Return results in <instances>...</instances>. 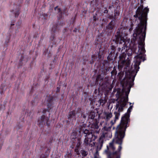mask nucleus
<instances>
[{"instance_id":"nucleus-31","label":"nucleus","mask_w":158,"mask_h":158,"mask_svg":"<svg viewBox=\"0 0 158 158\" xmlns=\"http://www.w3.org/2000/svg\"><path fill=\"white\" fill-rule=\"evenodd\" d=\"M58 10H59V12H60V9H58Z\"/></svg>"},{"instance_id":"nucleus-1","label":"nucleus","mask_w":158,"mask_h":158,"mask_svg":"<svg viewBox=\"0 0 158 158\" xmlns=\"http://www.w3.org/2000/svg\"><path fill=\"white\" fill-rule=\"evenodd\" d=\"M143 6L138 8L136 12V15H134L135 18H138L139 23L134 30L133 34V40L130 42V39H122L124 44L127 41L129 44V46L125 45L122 48L121 53L119 56L120 59L123 60L122 62L123 65H125L127 67L130 64L129 60H124L127 54L128 56H131L132 52L138 54L134 57V64L132 67V70L129 72V75L126 73V79L123 80L121 82L123 87L122 90L120 89H118L116 94V97H128L131 88L134 85L135 78L137 73L139 70L141 60L144 61L145 58V50L144 49V42L146 36L145 30L146 28L147 17L149 11V9L147 7L143 9Z\"/></svg>"},{"instance_id":"nucleus-11","label":"nucleus","mask_w":158,"mask_h":158,"mask_svg":"<svg viewBox=\"0 0 158 158\" xmlns=\"http://www.w3.org/2000/svg\"><path fill=\"white\" fill-rule=\"evenodd\" d=\"M104 114L105 115L104 118L107 121L109 120L112 116V114L110 112H105Z\"/></svg>"},{"instance_id":"nucleus-5","label":"nucleus","mask_w":158,"mask_h":158,"mask_svg":"<svg viewBox=\"0 0 158 158\" xmlns=\"http://www.w3.org/2000/svg\"><path fill=\"white\" fill-rule=\"evenodd\" d=\"M133 107L132 105L130 106L128 109L127 113L121 117L120 123L117 127L124 131H126V129L129 126V123L130 122V113Z\"/></svg>"},{"instance_id":"nucleus-27","label":"nucleus","mask_w":158,"mask_h":158,"mask_svg":"<svg viewBox=\"0 0 158 158\" xmlns=\"http://www.w3.org/2000/svg\"><path fill=\"white\" fill-rule=\"evenodd\" d=\"M9 38H8V39L6 41V42L7 43L9 42Z\"/></svg>"},{"instance_id":"nucleus-15","label":"nucleus","mask_w":158,"mask_h":158,"mask_svg":"<svg viewBox=\"0 0 158 158\" xmlns=\"http://www.w3.org/2000/svg\"><path fill=\"white\" fill-rule=\"evenodd\" d=\"M77 136V134L76 133L74 132H73L72 134V136H73L72 139H74V140H73V143H74V142H75V139L76 138H78L79 137H81H81L80 136L78 137H76Z\"/></svg>"},{"instance_id":"nucleus-3","label":"nucleus","mask_w":158,"mask_h":158,"mask_svg":"<svg viewBox=\"0 0 158 158\" xmlns=\"http://www.w3.org/2000/svg\"><path fill=\"white\" fill-rule=\"evenodd\" d=\"M98 123L99 119L95 118L91 123V130L87 129L86 124H83L79 126V132L85 137L84 143L85 145L90 144L97 138V134H99L100 130L98 129Z\"/></svg>"},{"instance_id":"nucleus-12","label":"nucleus","mask_w":158,"mask_h":158,"mask_svg":"<svg viewBox=\"0 0 158 158\" xmlns=\"http://www.w3.org/2000/svg\"><path fill=\"white\" fill-rule=\"evenodd\" d=\"M96 113L94 111H91V112L89 115H88V118L89 119H91L92 120L95 119L94 118L95 116Z\"/></svg>"},{"instance_id":"nucleus-26","label":"nucleus","mask_w":158,"mask_h":158,"mask_svg":"<svg viewBox=\"0 0 158 158\" xmlns=\"http://www.w3.org/2000/svg\"><path fill=\"white\" fill-rule=\"evenodd\" d=\"M40 158H46V157H45L44 156H41Z\"/></svg>"},{"instance_id":"nucleus-8","label":"nucleus","mask_w":158,"mask_h":158,"mask_svg":"<svg viewBox=\"0 0 158 158\" xmlns=\"http://www.w3.org/2000/svg\"><path fill=\"white\" fill-rule=\"evenodd\" d=\"M75 144H76V147L74 151L76 154L78 156L80 155L79 152V147L82 143L81 141V138H76L75 139V142L74 143Z\"/></svg>"},{"instance_id":"nucleus-10","label":"nucleus","mask_w":158,"mask_h":158,"mask_svg":"<svg viewBox=\"0 0 158 158\" xmlns=\"http://www.w3.org/2000/svg\"><path fill=\"white\" fill-rule=\"evenodd\" d=\"M120 112H119L118 110V111H115L114 112V114L115 115V118L114 121H111L110 123L111 125H113L115 123L116 121L118 119L119 116L120 115Z\"/></svg>"},{"instance_id":"nucleus-14","label":"nucleus","mask_w":158,"mask_h":158,"mask_svg":"<svg viewBox=\"0 0 158 158\" xmlns=\"http://www.w3.org/2000/svg\"><path fill=\"white\" fill-rule=\"evenodd\" d=\"M6 89V87L5 86L3 87L2 86H1L0 88V93L1 94H3L4 93V91Z\"/></svg>"},{"instance_id":"nucleus-21","label":"nucleus","mask_w":158,"mask_h":158,"mask_svg":"<svg viewBox=\"0 0 158 158\" xmlns=\"http://www.w3.org/2000/svg\"><path fill=\"white\" fill-rule=\"evenodd\" d=\"M22 127V126L20 125V124H18L16 127V128L17 129H19L21 128Z\"/></svg>"},{"instance_id":"nucleus-25","label":"nucleus","mask_w":158,"mask_h":158,"mask_svg":"<svg viewBox=\"0 0 158 158\" xmlns=\"http://www.w3.org/2000/svg\"><path fill=\"white\" fill-rule=\"evenodd\" d=\"M21 22H19V23H18V25H19V26H17V28L18 29H19V28H20L19 26H20V25H21Z\"/></svg>"},{"instance_id":"nucleus-2","label":"nucleus","mask_w":158,"mask_h":158,"mask_svg":"<svg viewBox=\"0 0 158 158\" xmlns=\"http://www.w3.org/2000/svg\"><path fill=\"white\" fill-rule=\"evenodd\" d=\"M125 131L116 127L114 139L107 145L105 152L108 158H120L121 155L122 145L125 135Z\"/></svg>"},{"instance_id":"nucleus-4","label":"nucleus","mask_w":158,"mask_h":158,"mask_svg":"<svg viewBox=\"0 0 158 158\" xmlns=\"http://www.w3.org/2000/svg\"><path fill=\"white\" fill-rule=\"evenodd\" d=\"M53 99H45L44 105L46 106L48 108L47 109H44L43 110V114L38 120V124L40 126H43L46 124V125L49 127L50 125L49 119L50 118V112L52 109H53L54 107L53 103Z\"/></svg>"},{"instance_id":"nucleus-28","label":"nucleus","mask_w":158,"mask_h":158,"mask_svg":"<svg viewBox=\"0 0 158 158\" xmlns=\"http://www.w3.org/2000/svg\"><path fill=\"white\" fill-rule=\"evenodd\" d=\"M57 6L56 7H55V8H54L55 10H56V9H57Z\"/></svg>"},{"instance_id":"nucleus-19","label":"nucleus","mask_w":158,"mask_h":158,"mask_svg":"<svg viewBox=\"0 0 158 158\" xmlns=\"http://www.w3.org/2000/svg\"><path fill=\"white\" fill-rule=\"evenodd\" d=\"M72 156V154L70 152H68L65 158H70Z\"/></svg>"},{"instance_id":"nucleus-20","label":"nucleus","mask_w":158,"mask_h":158,"mask_svg":"<svg viewBox=\"0 0 158 158\" xmlns=\"http://www.w3.org/2000/svg\"><path fill=\"white\" fill-rule=\"evenodd\" d=\"M115 81L113 80L112 84L110 85V86L109 87V89L110 90H111L112 88L113 87L114 85V83H115Z\"/></svg>"},{"instance_id":"nucleus-9","label":"nucleus","mask_w":158,"mask_h":158,"mask_svg":"<svg viewBox=\"0 0 158 158\" xmlns=\"http://www.w3.org/2000/svg\"><path fill=\"white\" fill-rule=\"evenodd\" d=\"M105 137V135L103 134L100 137L97 146V150H100L102 148L104 142V139Z\"/></svg>"},{"instance_id":"nucleus-29","label":"nucleus","mask_w":158,"mask_h":158,"mask_svg":"<svg viewBox=\"0 0 158 158\" xmlns=\"http://www.w3.org/2000/svg\"><path fill=\"white\" fill-rule=\"evenodd\" d=\"M121 49L120 48H118V51H120V50Z\"/></svg>"},{"instance_id":"nucleus-30","label":"nucleus","mask_w":158,"mask_h":158,"mask_svg":"<svg viewBox=\"0 0 158 158\" xmlns=\"http://www.w3.org/2000/svg\"><path fill=\"white\" fill-rule=\"evenodd\" d=\"M89 100H90L91 101H93L94 100V99H89Z\"/></svg>"},{"instance_id":"nucleus-22","label":"nucleus","mask_w":158,"mask_h":158,"mask_svg":"<svg viewBox=\"0 0 158 158\" xmlns=\"http://www.w3.org/2000/svg\"><path fill=\"white\" fill-rule=\"evenodd\" d=\"M60 87H57V89H56V92H59L60 91Z\"/></svg>"},{"instance_id":"nucleus-16","label":"nucleus","mask_w":158,"mask_h":158,"mask_svg":"<svg viewBox=\"0 0 158 158\" xmlns=\"http://www.w3.org/2000/svg\"><path fill=\"white\" fill-rule=\"evenodd\" d=\"M82 156H86L88 154L87 152L84 150H81L80 152Z\"/></svg>"},{"instance_id":"nucleus-33","label":"nucleus","mask_w":158,"mask_h":158,"mask_svg":"<svg viewBox=\"0 0 158 158\" xmlns=\"http://www.w3.org/2000/svg\"><path fill=\"white\" fill-rule=\"evenodd\" d=\"M40 112V111H38V113H39Z\"/></svg>"},{"instance_id":"nucleus-17","label":"nucleus","mask_w":158,"mask_h":158,"mask_svg":"<svg viewBox=\"0 0 158 158\" xmlns=\"http://www.w3.org/2000/svg\"><path fill=\"white\" fill-rule=\"evenodd\" d=\"M13 13L15 14V17H17L19 15V10L17 9V10H13Z\"/></svg>"},{"instance_id":"nucleus-6","label":"nucleus","mask_w":158,"mask_h":158,"mask_svg":"<svg viewBox=\"0 0 158 158\" xmlns=\"http://www.w3.org/2000/svg\"><path fill=\"white\" fill-rule=\"evenodd\" d=\"M81 109L78 108L72 111H70L68 116V121L72 122L76 121V118L79 117L81 114Z\"/></svg>"},{"instance_id":"nucleus-7","label":"nucleus","mask_w":158,"mask_h":158,"mask_svg":"<svg viewBox=\"0 0 158 158\" xmlns=\"http://www.w3.org/2000/svg\"><path fill=\"white\" fill-rule=\"evenodd\" d=\"M112 100V99H111ZM114 102L115 100L117 101L115 106L116 109H118L119 112H122L126 106L128 99H112Z\"/></svg>"},{"instance_id":"nucleus-18","label":"nucleus","mask_w":158,"mask_h":158,"mask_svg":"<svg viewBox=\"0 0 158 158\" xmlns=\"http://www.w3.org/2000/svg\"><path fill=\"white\" fill-rule=\"evenodd\" d=\"M81 118H82V119L85 121V118L86 117V116L85 114H84L83 113H81Z\"/></svg>"},{"instance_id":"nucleus-32","label":"nucleus","mask_w":158,"mask_h":158,"mask_svg":"<svg viewBox=\"0 0 158 158\" xmlns=\"http://www.w3.org/2000/svg\"><path fill=\"white\" fill-rule=\"evenodd\" d=\"M105 11H106V12H107V10H105Z\"/></svg>"},{"instance_id":"nucleus-23","label":"nucleus","mask_w":158,"mask_h":158,"mask_svg":"<svg viewBox=\"0 0 158 158\" xmlns=\"http://www.w3.org/2000/svg\"><path fill=\"white\" fill-rule=\"evenodd\" d=\"M107 99H99V101L101 102L102 101H104V102H107Z\"/></svg>"},{"instance_id":"nucleus-13","label":"nucleus","mask_w":158,"mask_h":158,"mask_svg":"<svg viewBox=\"0 0 158 158\" xmlns=\"http://www.w3.org/2000/svg\"><path fill=\"white\" fill-rule=\"evenodd\" d=\"M111 77L112 78V77L113 76H115L117 73V71H116V69L115 67L114 68L113 70L111 71Z\"/></svg>"},{"instance_id":"nucleus-24","label":"nucleus","mask_w":158,"mask_h":158,"mask_svg":"<svg viewBox=\"0 0 158 158\" xmlns=\"http://www.w3.org/2000/svg\"><path fill=\"white\" fill-rule=\"evenodd\" d=\"M35 99H34V100H33L31 102V103H32V105L33 106H34V105H35V104L34 103V102H35Z\"/></svg>"}]
</instances>
